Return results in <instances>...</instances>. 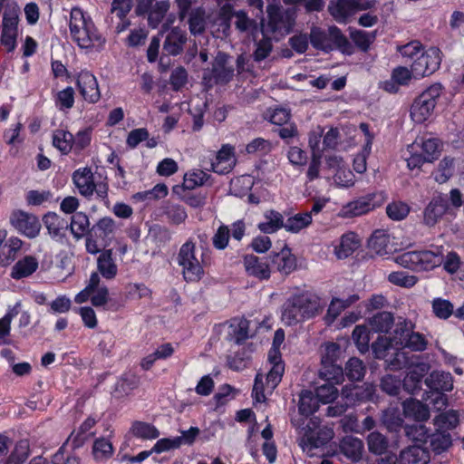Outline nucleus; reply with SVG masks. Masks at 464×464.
<instances>
[{
    "label": "nucleus",
    "mask_w": 464,
    "mask_h": 464,
    "mask_svg": "<svg viewBox=\"0 0 464 464\" xmlns=\"http://www.w3.org/2000/svg\"><path fill=\"white\" fill-rule=\"evenodd\" d=\"M341 346L334 342L327 343L321 358L319 376L325 383L315 389V393L323 404L333 402L338 396L337 384L344 381Z\"/></svg>",
    "instance_id": "obj_1"
},
{
    "label": "nucleus",
    "mask_w": 464,
    "mask_h": 464,
    "mask_svg": "<svg viewBox=\"0 0 464 464\" xmlns=\"http://www.w3.org/2000/svg\"><path fill=\"white\" fill-rule=\"evenodd\" d=\"M70 35L80 49L88 52H101L106 44V38L95 25L90 14L81 7L74 6L70 12Z\"/></svg>",
    "instance_id": "obj_2"
},
{
    "label": "nucleus",
    "mask_w": 464,
    "mask_h": 464,
    "mask_svg": "<svg viewBox=\"0 0 464 464\" xmlns=\"http://www.w3.org/2000/svg\"><path fill=\"white\" fill-rule=\"evenodd\" d=\"M323 310L321 299L308 291L293 294L284 304L282 318L287 325L312 319Z\"/></svg>",
    "instance_id": "obj_3"
},
{
    "label": "nucleus",
    "mask_w": 464,
    "mask_h": 464,
    "mask_svg": "<svg viewBox=\"0 0 464 464\" xmlns=\"http://www.w3.org/2000/svg\"><path fill=\"white\" fill-rule=\"evenodd\" d=\"M308 36L312 46L325 53L334 50H338L345 55H351L354 53L353 44L336 25L329 26L328 34L321 27L313 26Z\"/></svg>",
    "instance_id": "obj_4"
},
{
    "label": "nucleus",
    "mask_w": 464,
    "mask_h": 464,
    "mask_svg": "<svg viewBox=\"0 0 464 464\" xmlns=\"http://www.w3.org/2000/svg\"><path fill=\"white\" fill-rule=\"evenodd\" d=\"M429 389L422 395V399L429 401L437 410L445 408L448 404L446 392L453 390V377L450 372L432 371L424 380Z\"/></svg>",
    "instance_id": "obj_5"
},
{
    "label": "nucleus",
    "mask_w": 464,
    "mask_h": 464,
    "mask_svg": "<svg viewBox=\"0 0 464 464\" xmlns=\"http://www.w3.org/2000/svg\"><path fill=\"white\" fill-rule=\"evenodd\" d=\"M396 262L413 272H428L442 264L443 255L427 249L406 251L396 257Z\"/></svg>",
    "instance_id": "obj_6"
},
{
    "label": "nucleus",
    "mask_w": 464,
    "mask_h": 464,
    "mask_svg": "<svg viewBox=\"0 0 464 464\" xmlns=\"http://www.w3.org/2000/svg\"><path fill=\"white\" fill-rule=\"evenodd\" d=\"M442 90V85L437 82L429 86L414 99L410 114L415 123H424L432 115Z\"/></svg>",
    "instance_id": "obj_7"
},
{
    "label": "nucleus",
    "mask_w": 464,
    "mask_h": 464,
    "mask_svg": "<svg viewBox=\"0 0 464 464\" xmlns=\"http://www.w3.org/2000/svg\"><path fill=\"white\" fill-rule=\"evenodd\" d=\"M21 9L15 1L8 2L3 14L0 43L7 53H13L17 46L18 24Z\"/></svg>",
    "instance_id": "obj_8"
},
{
    "label": "nucleus",
    "mask_w": 464,
    "mask_h": 464,
    "mask_svg": "<svg viewBox=\"0 0 464 464\" xmlns=\"http://www.w3.org/2000/svg\"><path fill=\"white\" fill-rule=\"evenodd\" d=\"M415 325L407 319L399 320L394 327L395 345L411 352H423L428 340L423 334L414 331Z\"/></svg>",
    "instance_id": "obj_9"
},
{
    "label": "nucleus",
    "mask_w": 464,
    "mask_h": 464,
    "mask_svg": "<svg viewBox=\"0 0 464 464\" xmlns=\"http://www.w3.org/2000/svg\"><path fill=\"white\" fill-rule=\"evenodd\" d=\"M267 30L272 34H288L292 32L296 14L294 10L283 9L279 4H268L266 6Z\"/></svg>",
    "instance_id": "obj_10"
},
{
    "label": "nucleus",
    "mask_w": 464,
    "mask_h": 464,
    "mask_svg": "<svg viewBox=\"0 0 464 464\" xmlns=\"http://www.w3.org/2000/svg\"><path fill=\"white\" fill-rule=\"evenodd\" d=\"M443 53L437 46L424 48L422 53L416 58L412 65V71L415 73V79L429 77L436 72L441 65Z\"/></svg>",
    "instance_id": "obj_11"
},
{
    "label": "nucleus",
    "mask_w": 464,
    "mask_h": 464,
    "mask_svg": "<svg viewBox=\"0 0 464 464\" xmlns=\"http://www.w3.org/2000/svg\"><path fill=\"white\" fill-rule=\"evenodd\" d=\"M386 199L383 191H375L348 202L342 208V215L344 218H353L367 214L368 212L381 207Z\"/></svg>",
    "instance_id": "obj_12"
},
{
    "label": "nucleus",
    "mask_w": 464,
    "mask_h": 464,
    "mask_svg": "<svg viewBox=\"0 0 464 464\" xmlns=\"http://www.w3.org/2000/svg\"><path fill=\"white\" fill-rule=\"evenodd\" d=\"M135 13L138 16L147 15L148 25L156 29L163 23L169 8V0H136Z\"/></svg>",
    "instance_id": "obj_13"
},
{
    "label": "nucleus",
    "mask_w": 464,
    "mask_h": 464,
    "mask_svg": "<svg viewBox=\"0 0 464 464\" xmlns=\"http://www.w3.org/2000/svg\"><path fill=\"white\" fill-rule=\"evenodd\" d=\"M342 398L347 406L356 407L365 402L379 403L380 395L373 383L365 382L362 385H345L342 389Z\"/></svg>",
    "instance_id": "obj_14"
},
{
    "label": "nucleus",
    "mask_w": 464,
    "mask_h": 464,
    "mask_svg": "<svg viewBox=\"0 0 464 464\" xmlns=\"http://www.w3.org/2000/svg\"><path fill=\"white\" fill-rule=\"evenodd\" d=\"M229 55L223 52H218L212 63L211 70L205 71L203 80L209 83L213 81L215 84L226 85L230 82L234 77V67L228 66Z\"/></svg>",
    "instance_id": "obj_15"
},
{
    "label": "nucleus",
    "mask_w": 464,
    "mask_h": 464,
    "mask_svg": "<svg viewBox=\"0 0 464 464\" xmlns=\"http://www.w3.org/2000/svg\"><path fill=\"white\" fill-rule=\"evenodd\" d=\"M9 219L14 229L28 238H34L40 233L41 223L33 214L16 209L11 213Z\"/></svg>",
    "instance_id": "obj_16"
},
{
    "label": "nucleus",
    "mask_w": 464,
    "mask_h": 464,
    "mask_svg": "<svg viewBox=\"0 0 464 464\" xmlns=\"http://www.w3.org/2000/svg\"><path fill=\"white\" fill-rule=\"evenodd\" d=\"M243 266L247 276L266 281L271 277L272 268L269 255L257 256L253 254H246L243 256Z\"/></svg>",
    "instance_id": "obj_17"
},
{
    "label": "nucleus",
    "mask_w": 464,
    "mask_h": 464,
    "mask_svg": "<svg viewBox=\"0 0 464 464\" xmlns=\"http://www.w3.org/2000/svg\"><path fill=\"white\" fill-rule=\"evenodd\" d=\"M361 0H336L331 1L328 12L338 23H345L349 17L358 10H367L372 7L370 2L360 3Z\"/></svg>",
    "instance_id": "obj_18"
},
{
    "label": "nucleus",
    "mask_w": 464,
    "mask_h": 464,
    "mask_svg": "<svg viewBox=\"0 0 464 464\" xmlns=\"http://www.w3.org/2000/svg\"><path fill=\"white\" fill-rule=\"evenodd\" d=\"M75 82L77 89L85 102L96 103L100 100L101 92L97 79L90 71L82 70L77 73Z\"/></svg>",
    "instance_id": "obj_19"
},
{
    "label": "nucleus",
    "mask_w": 464,
    "mask_h": 464,
    "mask_svg": "<svg viewBox=\"0 0 464 464\" xmlns=\"http://www.w3.org/2000/svg\"><path fill=\"white\" fill-rule=\"evenodd\" d=\"M271 268L274 267L283 276H288L297 267V260L292 253L290 247L286 245L280 252H271L269 254Z\"/></svg>",
    "instance_id": "obj_20"
},
{
    "label": "nucleus",
    "mask_w": 464,
    "mask_h": 464,
    "mask_svg": "<svg viewBox=\"0 0 464 464\" xmlns=\"http://www.w3.org/2000/svg\"><path fill=\"white\" fill-rule=\"evenodd\" d=\"M43 222L52 239L64 244L67 241L69 222L54 212H48L43 217Z\"/></svg>",
    "instance_id": "obj_21"
},
{
    "label": "nucleus",
    "mask_w": 464,
    "mask_h": 464,
    "mask_svg": "<svg viewBox=\"0 0 464 464\" xmlns=\"http://www.w3.org/2000/svg\"><path fill=\"white\" fill-rule=\"evenodd\" d=\"M187 33L179 27H173L167 34L163 42L162 52L165 55L177 56L183 52L187 43Z\"/></svg>",
    "instance_id": "obj_22"
},
{
    "label": "nucleus",
    "mask_w": 464,
    "mask_h": 464,
    "mask_svg": "<svg viewBox=\"0 0 464 464\" xmlns=\"http://www.w3.org/2000/svg\"><path fill=\"white\" fill-rule=\"evenodd\" d=\"M449 208L448 199L441 196L433 198L423 211V223L433 227Z\"/></svg>",
    "instance_id": "obj_23"
},
{
    "label": "nucleus",
    "mask_w": 464,
    "mask_h": 464,
    "mask_svg": "<svg viewBox=\"0 0 464 464\" xmlns=\"http://www.w3.org/2000/svg\"><path fill=\"white\" fill-rule=\"evenodd\" d=\"M72 181L82 196L90 198L93 195L96 183L91 168L84 167L76 169L72 173Z\"/></svg>",
    "instance_id": "obj_24"
},
{
    "label": "nucleus",
    "mask_w": 464,
    "mask_h": 464,
    "mask_svg": "<svg viewBox=\"0 0 464 464\" xmlns=\"http://www.w3.org/2000/svg\"><path fill=\"white\" fill-rule=\"evenodd\" d=\"M234 148L230 145H223L211 161V170L218 174H227L231 171L235 162Z\"/></svg>",
    "instance_id": "obj_25"
},
{
    "label": "nucleus",
    "mask_w": 464,
    "mask_h": 464,
    "mask_svg": "<svg viewBox=\"0 0 464 464\" xmlns=\"http://www.w3.org/2000/svg\"><path fill=\"white\" fill-rule=\"evenodd\" d=\"M116 231L115 221L111 217L100 218L92 227L91 236L100 239V242L106 246L111 241Z\"/></svg>",
    "instance_id": "obj_26"
},
{
    "label": "nucleus",
    "mask_w": 464,
    "mask_h": 464,
    "mask_svg": "<svg viewBox=\"0 0 464 464\" xmlns=\"http://www.w3.org/2000/svg\"><path fill=\"white\" fill-rule=\"evenodd\" d=\"M228 337L229 341H233L236 344L241 345L252 337L249 334L250 321L245 317H234L229 322Z\"/></svg>",
    "instance_id": "obj_27"
},
{
    "label": "nucleus",
    "mask_w": 464,
    "mask_h": 464,
    "mask_svg": "<svg viewBox=\"0 0 464 464\" xmlns=\"http://www.w3.org/2000/svg\"><path fill=\"white\" fill-rule=\"evenodd\" d=\"M402 411L405 418L416 421H425L430 418L428 405L414 398L406 399L402 402Z\"/></svg>",
    "instance_id": "obj_28"
},
{
    "label": "nucleus",
    "mask_w": 464,
    "mask_h": 464,
    "mask_svg": "<svg viewBox=\"0 0 464 464\" xmlns=\"http://www.w3.org/2000/svg\"><path fill=\"white\" fill-rule=\"evenodd\" d=\"M360 246L358 235L350 231L341 237L339 244L334 247V253L339 259H344L352 256Z\"/></svg>",
    "instance_id": "obj_29"
},
{
    "label": "nucleus",
    "mask_w": 464,
    "mask_h": 464,
    "mask_svg": "<svg viewBox=\"0 0 464 464\" xmlns=\"http://www.w3.org/2000/svg\"><path fill=\"white\" fill-rule=\"evenodd\" d=\"M39 266L38 260L34 256H25L18 260L11 269V277L20 280L32 276Z\"/></svg>",
    "instance_id": "obj_30"
},
{
    "label": "nucleus",
    "mask_w": 464,
    "mask_h": 464,
    "mask_svg": "<svg viewBox=\"0 0 464 464\" xmlns=\"http://www.w3.org/2000/svg\"><path fill=\"white\" fill-rule=\"evenodd\" d=\"M426 374L424 367H416L410 370L403 380H401V386L404 391L412 395H417L421 391L423 378Z\"/></svg>",
    "instance_id": "obj_31"
},
{
    "label": "nucleus",
    "mask_w": 464,
    "mask_h": 464,
    "mask_svg": "<svg viewBox=\"0 0 464 464\" xmlns=\"http://www.w3.org/2000/svg\"><path fill=\"white\" fill-rule=\"evenodd\" d=\"M395 338L394 331L391 336L379 334L375 341L372 342L371 348L374 359L385 360L392 351L394 350Z\"/></svg>",
    "instance_id": "obj_32"
},
{
    "label": "nucleus",
    "mask_w": 464,
    "mask_h": 464,
    "mask_svg": "<svg viewBox=\"0 0 464 464\" xmlns=\"http://www.w3.org/2000/svg\"><path fill=\"white\" fill-rule=\"evenodd\" d=\"M97 269L105 279L115 278L118 267L113 259L112 249H105L100 254L97 259Z\"/></svg>",
    "instance_id": "obj_33"
},
{
    "label": "nucleus",
    "mask_w": 464,
    "mask_h": 464,
    "mask_svg": "<svg viewBox=\"0 0 464 464\" xmlns=\"http://www.w3.org/2000/svg\"><path fill=\"white\" fill-rule=\"evenodd\" d=\"M340 452L353 461H357L362 457L363 449L362 441L353 436L343 437L339 444Z\"/></svg>",
    "instance_id": "obj_34"
},
{
    "label": "nucleus",
    "mask_w": 464,
    "mask_h": 464,
    "mask_svg": "<svg viewBox=\"0 0 464 464\" xmlns=\"http://www.w3.org/2000/svg\"><path fill=\"white\" fill-rule=\"evenodd\" d=\"M266 221L258 224V228L265 234H273L277 232L281 228H285V222L284 221V216L275 210L269 209L264 213Z\"/></svg>",
    "instance_id": "obj_35"
},
{
    "label": "nucleus",
    "mask_w": 464,
    "mask_h": 464,
    "mask_svg": "<svg viewBox=\"0 0 464 464\" xmlns=\"http://www.w3.org/2000/svg\"><path fill=\"white\" fill-rule=\"evenodd\" d=\"M429 454L420 446H410L402 450L398 457L399 464H426Z\"/></svg>",
    "instance_id": "obj_36"
},
{
    "label": "nucleus",
    "mask_w": 464,
    "mask_h": 464,
    "mask_svg": "<svg viewBox=\"0 0 464 464\" xmlns=\"http://www.w3.org/2000/svg\"><path fill=\"white\" fill-rule=\"evenodd\" d=\"M23 241L17 237H10L0 250V264L9 266L14 262L23 246Z\"/></svg>",
    "instance_id": "obj_37"
},
{
    "label": "nucleus",
    "mask_w": 464,
    "mask_h": 464,
    "mask_svg": "<svg viewBox=\"0 0 464 464\" xmlns=\"http://www.w3.org/2000/svg\"><path fill=\"white\" fill-rule=\"evenodd\" d=\"M130 433L142 440H152L158 439L160 435V430L155 425L141 420H134L131 423Z\"/></svg>",
    "instance_id": "obj_38"
},
{
    "label": "nucleus",
    "mask_w": 464,
    "mask_h": 464,
    "mask_svg": "<svg viewBox=\"0 0 464 464\" xmlns=\"http://www.w3.org/2000/svg\"><path fill=\"white\" fill-rule=\"evenodd\" d=\"M73 134L67 130L56 129L53 131L52 144L62 155H68L73 150Z\"/></svg>",
    "instance_id": "obj_39"
},
{
    "label": "nucleus",
    "mask_w": 464,
    "mask_h": 464,
    "mask_svg": "<svg viewBox=\"0 0 464 464\" xmlns=\"http://www.w3.org/2000/svg\"><path fill=\"white\" fill-rule=\"evenodd\" d=\"M320 401L313 392L309 390H303L300 393L298 411L300 415L304 418L312 416L319 409Z\"/></svg>",
    "instance_id": "obj_40"
},
{
    "label": "nucleus",
    "mask_w": 464,
    "mask_h": 464,
    "mask_svg": "<svg viewBox=\"0 0 464 464\" xmlns=\"http://www.w3.org/2000/svg\"><path fill=\"white\" fill-rule=\"evenodd\" d=\"M69 228L76 239L89 235L91 231L89 217L83 212H75L72 216Z\"/></svg>",
    "instance_id": "obj_41"
},
{
    "label": "nucleus",
    "mask_w": 464,
    "mask_h": 464,
    "mask_svg": "<svg viewBox=\"0 0 464 464\" xmlns=\"http://www.w3.org/2000/svg\"><path fill=\"white\" fill-rule=\"evenodd\" d=\"M140 384V377L133 372L123 373L115 383L114 392L117 397L130 394Z\"/></svg>",
    "instance_id": "obj_42"
},
{
    "label": "nucleus",
    "mask_w": 464,
    "mask_h": 464,
    "mask_svg": "<svg viewBox=\"0 0 464 464\" xmlns=\"http://www.w3.org/2000/svg\"><path fill=\"white\" fill-rule=\"evenodd\" d=\"M92 453L96 461H106L113 456L114 448L109 439L101 437L94 440Z\"/></svg>",
    "instance_id": "obj_43"
},
{
    "label": "nucleus",
    "mask_w": 464,
    "mask_h": 464,
    "mask_svg": "<svg viewBox=\"0 0 464 464\" xmlns=\"http://www.w3.org/2000/svg\"><path fill=\"white\" fill-rule=\"evenodd\" d=\"M372 330L366 325H356L353 331L352 338L358 349V351L364 354L369 352L370 341L372 339Z\"/></svg>",
    "instance_id": "obj_44"
},
{
    "label": "nucleus",
    "mask_w": 464,
    "mask_h": 464,
    "mask_svg": "<svg viewBox=\"0 0 464 464\" xmlns=\"http://www.w3.org/2000/svg\"><path fill=\"white\" fill-rule=\"evenodd\" d=\"M394 325V317L392 313L380 312L377 313L370 320V327L373 333L387 334Z\"/></svg>",
    "instance_id": "obj_45"
},
{
    "label": "nucleus",
    "mask_w": 464,
    "mask_h": 464,
    "mask_svg": "<svg viewBox=\"0 0 464 464\" xmlns=\"http://www.w3.org/2000/svg\"><path fill=\"white\" fill-rule=\"evenodd\" d=\"M334 436V430L327 427H320L313 435H309L306 442L303 444L304 448L308 450L318 449L326 445Z\"/></svg>",
    "instance_id": "obj_46"
},
{
    "label": "nucleus",
    "mask_w": 464,
    "mask_h": 464,
    "mask_svg": "<svg viewBox=\"0 0 464 464\" xmlns=\"http://www.w3.org/2000/svg\"><path fill=\"white\" fill-rule=\"evenodd\" d=\"M30 455V448L27 440L18 441L7 458L1 460L0 464H24Z\"/></svg>",
    "instance_id": "obj_47"
},
{
    "label": "nucleus",
    "mask_w": 464,
    "mask_h": 464,
    "mask_svg": "<svg viewBox=\"0 0 464 464\" xmlns=\"http://www.w3.org/2000/svg\"><path fill=\"white\" fill-rule=\"evenodd\" d=\"M344 379L351 382L362 381L366 373V367L362 360L356 357L350 358L343 368Z\"/></svg>",
    "instance_id": "obj_48"
},
{
    "label": "nucleus",
    "mask_w": 464,
    "mask_h": 464,
    "mask_svg": "<svg viewBox=\"0 0 464 464\" xmlns=\"http://www.w3.org/2000/svg\"><path fill=\"white\" fill-rule=\"evenodd\" d=\"M312 212L297 213L285 221V230L296 234L312 224Z\"/></svg>",
    "instance_id": "obj_49"
},
{
    "label": "nucleus",
    "mask_w": 464,
    "mask_h": 464,
    "mask_svg": "<svg viewBox=\"0 0 464 464\" xmlns=\"http://www.w3.org/2000/svg\"><path fill=\"white\" fill-rule=\"evenodd\" d=\"M188 17V29L191 34L199 35L205 32L206 29V12L203 7H197L190 12Z\"/></svg>",
    "instance_id": "obj_50"
},
{
    "label": "nucleus",
    "mask_w": 464,
    "mask_h": 464,
    "mask_svg": "<svg viewBox=\"0 0 464 464\" xmlns=\"http://www.w3.org/2000/svg\"><path fill=\"white\" fill-rule=\"evenodd\" d=\"M367 446L371 453L382 455L387 451L389 441L386 436L378 431H372L367 437Z\"/></svg>",
    "instance_id": "obj_51"
},
{
    "label": "nucleus",
    "mask_w": 464,
    "mask_h": 464,
    "mask_svg": "<svg viewBox=\"0 0 464 464\" xmlns=\"http://www.w3.org/2000/svg\"><path fill=\"white\" fill-rule=\"evenodd\" d=\"M180 266L182 267L184 280L188 283L198 282L204 276L205 272L203 266L198 258L193 261H188Z\"/></svg>",
    "instance_id": "obj_52"
},
{
    "label": "nucleus",
    "mask_w": 464,
    "mask_h": 464,
    "mask_svg": "<svg viewBox=\"0 0 464 464\" xmlns=\"http://www.w3.org/2000/svg\"><path fill=\"white\" fill-rule=\"evenodd\" d=\"M379 387L381 391L389 396H398L401 386V379L400 376L393 374H385L380 380Z\"/></svg>",
    "instance_id": "obj_53"
},
{
    "label": "nucleus",
    "mask_w": 464,
    "mask_h": 464,
    "mask_svg": "<svg viewBox=\"0 0 464 464\" xmlns=\"http://www.w3.org/2000/svg\"><path fill=\"white\" fill-rule=\"evenodd\" d=\"M424 48L425 46L421 42L413 40L405 44L398 45L397 52L401 55L402 58L406 59V62L411 61L413 63V61H415L416 58H418V56L422 53Z\"/></svg>",
    "instance_id": "obj_54"
},
{
    "label": "nucleus",
    "mask_w": 464,
    "mask_h": 464,
    "mask_svg": "<svg viewBox=\"0 0 464 464\" xmlns=\"http://www.w3.org/2000/svg\"><path fill=\"white\" fill-rule=\"evenodd\" d=\"M53 464H81V459L68 450V442L63 443L59 450L53 455Z\"/></svg>",
    "instance_id": "obj_55"
},
{
    "label": "nucleus",
    "mask_w": 464,
    "mask_h": 464,
    "mask_svg": "<svg viewBox=\"0 0 464 464\" xmlns=\"http://www.w3.org/2000/svg\"><path fill=\"white\" fill-rule=\"evenodd\" d=\"M75 92L72 87L68 86L59 91L53 98L55 106L60 111L70 110L74 105Z\"/></svg>",
    "instance_id": "obj_56"
},
{
    "label": "nucleus",
    "mask_w": 464,
    "mask_h": 464,
    "mask_svg": "<svg viewBox=\"0 0 464 464\" xmlns=\"http://www.w3.org/2000/svg\"><path fill=\"white\" fill-rule=\"evenodd\" d=\"M389 238L382 230H375L368 239V247L378 255L387 253Z\"/></svg>",
    "instance_id": "obj_57"
},
{
    "label": "nucleus",
    "mask_w": 464,
    "mask_h": 464,
    "mask_svg": "<svg viewBox=\"0 0 464 464\" xmlns=\"http://www.w3.org/2000/svg\"><path fill=\"white\" fill-rule=\"evenodd\" d=\"M432 311L436 317L446 320L454 314V306L450 301L438 297L432 301Z\"/></svg>",
    "instance_id": "obj_58"
},
{
    "label": "nucleus",
    "mask_w": 464,
    "mask_h": 464,
    "mask_svg": "<svg viewBox=\"0 0 464 464\" xmlns=\"http://www.w3.org/2000/svg\"><path fill=\"white\" fill-rule=\"evenodd\" d=\"M98 350L106 357L111 355L112 349L115 345V336L111 331L100 332L97 334Z\"/></svg>",
    "instance_id": "obj_59"
},
{
    "label": "nucleus",
    "mask_w": 464,
    "mask_h": 464,
    "mask_svg": "<svg viewBox=\"0 0 464 464\" xmlns=\"http://www.w3.org/2000/svg\"><path fill=\"white\" fill-rule=\"evenodd\" d=\"M386 213L391 219L400 221L409 215L410 207L402 201H393L387 205Z\"/></svg>",
    "instance_id": "obj_60"
},
{
    "label": "nucleus",
    "mask_w": 464,
    "mask_h": 464,
    "mask_svg": "<svg viewBox=\"0 0 464 464\" xmlns=\"http://www.w3.org/2000/svg\"><path fill=\"white\" fill-rule=\"evenodd\" d=\"M454 171V159L450 157H444L439 163L438 173L435 179L439 183L448 181L453 175Z\"/></svg>",
    "instance_id": "obj_61"
},
{
    "label": "nucleus",
    "mask_w": 464,
    "mask_h": 464,
    "mask_svg": "<svg viewBox=\"0 0 464 464\" xmlns=\"http://www.w3.org/2000/svg\"><path fill=\"white\" fill-rule=\"evenodd\" d=\"M273 50L272 40L269 37L264 36L256 44V49L253 53V59L256 63H260L266 59Z\"/></svg>",
    "instance_id": "obj_62"
},
{
    "label": "nucleus",
    "mask_w": 464,
    "mask_h": 464,
    "mask_svg": "<svg viewBox=\"0 0 464 464\" xmlns=\"http://www.w3.org/2000/svg\"><path fill=\"white\" fill-rule=\"evenodd\" d=\"M230 238V228L227 225H220L216 230L213 237L212 244L217 250H224L227 248Z\"/></svg>",
    "instance_id": "obj_63"
},
{
    "label": "nucleus",
    "mask_w": 464,
    "mask_h": 464,
    "mask_svg": "<svg viewBox=\"0 0 464 464\" xmlns=\"http://www.w3.org/2000/svg\"><path fill=\"white\" fill-rule=\"evenodd\" d=\"M196 258V244L191 238H189L180 246L177 256V262L179 266H181L188 261H193Z\"/></svg>",
    "instance_id": "obj_64"
}]
</instances>
